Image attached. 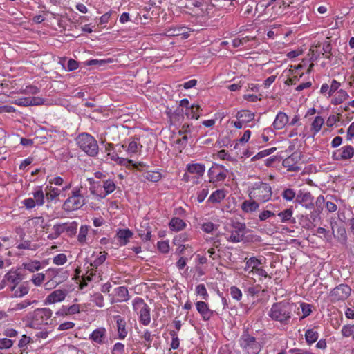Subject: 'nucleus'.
Returning a JSON list of instances; mask_svg holds the SVG:
<instances>
[{"instance_id":"obj_1","label":"nucleus","mask_w":354,"mask_h":354,"mask_svg":"<svg viewBox=\"0 0 354 354\" xmlns=\"http://www.w3.org/2000/svg\"><path fill=\"white\" fill-rule=\"evenodd\" d=\"M293 304L286 300L273 304L268 313L271 320L286 326L290 324L292 316Z\"/></svg>"},{"instance_id":"obj_2","label":"nucleus","mask_w":354,"mask_h":354,"mask_svg":"<svg viewBox=\"0 0 354 354\" xmlns=\"http://www.w3.org/2000/svg\"><path fill=\"white\" fill-rule=\"evenodd\" d=\"M248 196L250 198H255L259 203H266L271 199L272 189L270 184L262 181H258L249 186Z\"/></svg>"},{"instance_id":"obj_3","label":"nucleus","mask_w":354,"mask_h":354,"mask_svg":"<svg viewBox=\"0 0 354 354\" xmlns=\"http://www.w3.org/2000/svg\"><path fill=\"white\" fill-rule=\"evenodd\" d=\"M78 147L88 156L95 157L99 152V147L95 138L88 133L79 134L76 139Z\"/></svg>"},{"instance_id":"obj_4","label":"nucleus","mask_w":354,"mask_h":354,"mask_svg":"<svg viewBox=\"0 0 354 354\" xmlns=\"http://www.w3.org/2000/svg\"><path fill=\"white\" fill-rule=\"evenodd\" d=\"M133 308L138 315L140 324L148 326L151 322V309L144 299L141 297H136L133 301Z\"/></svg>"},{"instance_id":"obj_5","label":"nucleus","mask_w":354,"mask_h":354,"mask_svg":"<svg viewBox=\"0 0 354 354\" xmlns=\"http://www.w3.org/2000/svg\"><path fill=\"white\" fill-rule=\"evenodd\" d=\"M85 203L86 199L81 193V189L75 187L71 192V196L64 201L63 208L66 211L77 210Z\"/></svg>"},{"instance_id":"obj_6","label":"nucleus","mask_w":354,"mask_h":354,"mask_svg":"<svg viewBox=\"0 0 354 354\" xmlns=\"http://www.w3.org/2000/svg\"><path fill=\"white\" fill-rule=\"evenodd\" d=\"M241 348L246 354H258L261 351V346L256 338L250 335L248 331H244L239 339Z\"/></svg>"},{"instance_id":"obj_7","label":"nucleus","mask_w":354,"mask_h":354,"mask_svg":"<svg viewBox=\"0 0 354 354\" xmlns=\"http://www.w3.org/2000/svg\"><path fill=\"white\" fill-rule=\"evenodd\" d=\"M22 280L20 273L17 270H10L4 276L0 283V289L6 287L13 292L17 285Z\"/></svg>"},{"instance_id":"obj_8","label":"nucleus","mask_w":354,"mask_h":354,"mask_svg":"<svg viewBox=\"0 0 354 354\" xmlns=\"http://www.w3.org/2000/svg\"><path fill=\"white\" fill-rule=\"evenodd\" d=\"M53 312L47 308H37L34 310L30 326L32 328H39L42 324H47L48 320L51 317Z\"/></svg>"},{"instance_id":"obj_9","label":"nucleus","mask_w":354,"mask_h":354,"mask_svg":"<svg viewBox=\"0 0 354 354\" xmlns=\"http://www.w3.org/2000/svg\"><path fill=\"white\" fill-rule=\"evenodd\" d=\"M227 174L228 169L224 166L214 163L208 170L209 182L212 183L223 182L227 178Z\"/></svg>"},{"instance_id":"obj_10","label":"nucleus","mask_w":354,"mask_h":354,"mask_svg":"<svg viewBox=\"0 0 354 354\" xmlns=\"http://www.w3.org/2000/svg\"><path fill=\"white\" fill-rule=\"evenodd\" d=\"M231 227L230 234L227 237V240L232 243L241 242L244 237L245 224L237 221H232Z\"/></svg>"},{"instance_id":"obj_11","label":"nucleus","mask_w":354,"mask_h":354,"mask_svg":"<svg viewBox=\"0 0 354 354\" xmlns=\"http://www.w3.org/2000/svg\"><path fill=\"white\" fill-rule=\"evenodd\" d=\"M354 156V147L350 145H344L332 153V158L336 161H344Z\"/></svg>"},{"instance_id":"obj_12","label":"nucleus","mask_w":354,"mask_h":354,"mask_svg":"<svg viewBox=\"0 0 354 354\" xmlns=\"http://www.w3.org/2000/svg\"><path fill=\"white\" fill-rule=\"evenodd\" d=\"M351 289L350 287L345 284H341L335 287L330 293V298L331 301L337 302L346 299L350 294Z\"/></svg>"},{"instance_id":"obj_13","label":"nucleus","mask_w":354,"mask_h":354,"mask_svg":"<svg viewBox=\"0 0 354 354\" xmlns=\"http://www.w3.org/2000/svg\"><path fill=\"white\" fill-rule=\"evenodd\" d=\"M12 103L20 106H39L44 103V100L39 97H28L16 99Z\"/></svg>"},{"instance_id":"obj_14","label":"nucleus","mask_w":354,"mask_h":354,"mask_svg":"<svg viewBox=\"0 0 354 354\" xmlns=\"http://www.w3.org/2000/svg\"><path fill=\"white\" fill-rule=\"evenodd\" d=\"M296 201L306 209H312L314 207V198L309 192L299 191L297 195Z\"/></svg>"},{"instance_id":"obj_15","label":"nucleus","mask_w":354,"mask_h":354,"mask_svg":"<svg viewBox=\"0 0 354 354\" xmlns=\"http://www.w3.org/2000/svg\"><path fill=\"white\" fill-rule=\"evenodd\" d=\"M189 28L185 26H173L165 30L164 35L168 37H176L182 35L183 38L187 39L189 36Z\"/></svg>"},{"instance_id":"obj_16","label":"nucleus","mask_w":354,"mask_h":354,"mask_svg":"<svg viewBox=\"0 0 354 354\" xmlns=\"http://www.w3.org/2000/svg\"><path fill=\"white\" fill-rule=\"evenodd\" d=\"M196 308L203 321H209L214 315V311L209 309L208 304L205 301H197Z\"/></svg>"},{"instance_id":"obj_17","label":"nucleus","mask_w":354,"mask_h":354,"mask_svg":"<svg viewBox=\"0 0 354 354\" xmlns=\"http://www.w3.org/2000/svg\"><path fill=\"white\" fill-rule=\"evenodd\" d=\"M288 122L289 118L287 114L283 111H279L277 114L272 126L274 130H281L286 126Z\"/></svg>"},{"instance_id":"obj_18","label":"nucleus","mask_w":354,"mask_h":354,"mask_svg":"<svg viewBox=\"0 0 354 354\" xmlns=\"http://www.w3.org/2000/svg\"><path fill=\"white\" fill-rule=\"evenodd\" d=\"M66 291L62 290H56L49 294L45 301L46 304H51L57 302H61L66 297Z\"/></svg>"},{"instance_id":"obj_19","label":"nucleus","mask_w":354,"mask_h":354,"mask_svg":"<svg viewBox=\"0 0 354 354\" xmlns=\"http://www.w3.org/2000/svg\"><path fill=\"white\" fill-rule=\"evenodd\" d=\"M106 337V330L104 328L102 327L94 330L90 334L89 339L98 344H103L105 343Z\"/></svg>"},{"instance_id":"obj_20","label":"nucleus","mask_w":354,"mask_h":354,"mask_svg":"<svg viewBox=\"0 0 354 354\" xmlns=\"http://www.w3.org/2000/svg\"><path fill=\"white\" fill-rule=\"evenodd\" d=\"M114 297L112 303L126 301L129 299V291L125 286H119L114 289Z\"/></svg>"},{"instance_id":"obj_21","label":"nucleus","mask_w":354,"mask_h":354,"mask_svg":"<svg viewBox=\"0 0 354 354\" xmlns=\"http://www.w3.org/2000/svg\"><path fill=\"white\" fill-rule=\"evenodd\" d=\"M114 319L117 324L118 338L120 339H124L128 334V331L126 328V321L120 315L115 316Z\"/></svg>"},{"instance_id":"obj_22","label":"nucleus","mask_w":354,"mask_h":354,"mask_svg":"<svg viewBox=\"0 0 354 354\" xmlns=\"http://www.w3.org/2000/svg\"><path fill=\"white\" fill-rule=\"evenodd\" d=\"M241 209L245 213H252L257 211L259 207V202L255 198L244 201L241 204Z\"/></svg>"},{"instance_id":"obj_23","label":"nucleus","mask_w":354,"mask_h":354,"mask_svg":"<svg viewBox=\"0 0 354 354\" xmlns=\"http://www.w3.org/2000/svg\"><path fill=\"white\" fill-rule=\"evenodd\" d=\"M186 169L189 173L196 174L198 178H200L205 173V166L201 163H192L187 165Z\"/></svg>"},{"instance_id":"obj_24","label":"nucleus","mask_w":354,"mask_h":354,"mask_svg":"<svg viewBox=\"0 0 354 354\" xmlns=\"http://www.w3.org/2000/svg\"><path fill=\"white\" fill-rule=\"evenodd\" d=\"M120 245H125L129 239L133 236V232L129 229H120L116 234Z\"/></svg>"},{"instance_id":"obj_25","label":"nucleus","mask_w":354,"mask_h":354,"mask_svg":"<svg viewBox=\"0 0 354 354\" xmlns=\"http://www.w3.org/2000/svg\"><path fill=\"white\" fill-rule=\"evenodd\" d=\"M324 124V119L320 115L315 117L310 124V131L312 133V136L314 137L317 135L322 129V126Z\"/></svg>"},{"instance_id":"obj_26","label":"nucleus","mask_w":354,"mask_h":354,"mask_svg":"<svg viewBox=\"0 0 354 354\" xmlns=\"http://www.w3.org/2000/svg\"><path fill=\"white\" fill-rule=\"evenodd\" d=\"M116 188V185L114 182L111 179H107L103 181V189L104 193L98 194V196L101 198H104L107 195L113 193Z\"/></svg>"},{"instance_id":"obj_27","label":"nucleus","mask_w":354,"mask_h":354,"mask_svg":"<svg viewBox=\"0 0 354 354\" xmlns=\"http://www.w3.org/2000/svg\"><path fill=\"white\" fill-rule=\"evenodd\" d=\"M295 156L294 154L288 156L283 160L282 165L287 168L288 171H297L299 170V167L297 165L295 162Z\"/></svg>"},{"instance_id":"obj_28","label":"nucleus","mask_w":354,"mask_h":354,"mask_svg":"<svg viewBox=\"0 0 354 354\" xmlns=\"http://www.w3.org/2000/svg\"><path fill=\"white\" fill-rule=\"evenodd\" d=\"M348 97L349 95L345 90L339 89L332 99L331 103L334 105H339L348 100Z\"/></svg>"},{"instance_id":"obj_29","label":"nucleus","mask_w":354,"mask_h":354,"mask_svg":"<svg viewBox=\"0 0 354 354\" xmlns=\"http://www.w3.org/2000/svg\"><path fill=\"white\" fill-rule=\"evenodd\" d=\"M186 225V223L183 220L177 217L173 218L169 223V228L176 232L185 229Z\"/></svg>"},{"instance_id":"obj_30","label":"nucleus","mask_w":354,"mask_h":354,"mask_svg":"<svg viewBox=\"0 0 354 354\" xmlns=\"http://www.w3.org/2000/svg\"><path fill=\"white\" fill-rule=\"evenodd\" d=\"M254 113L248 110H241L237 112L236 117L244 123H248L254 119Z\"/></svg>"},{"instance_id":"obj_31","label":"nucleus","mask_w":354,"mask_h":354,"mask_svg":"<svg viewBox=\"0 0 354 354\" xmlns=\"http://www.w3.org/2000/svg\"><path fill=\"white\" fill-rule=\"evenodd\" d=\"M332 232H333V234L335 238H336L340 243H342L343 245H345L346 243L347 234H346V229L343 226H339L337 227L336 235L335 234L333 226H332Z\"/></svg>"},{"instance_id":"obj_32","label":"nucleus","mask_w":354,"mask_h":354,"mask_svg":"<svg viewBox=\"0 0 354 354\" xmlns=\"http://www.w3.org/2000/svg\"><path fill=\"white\" fill-rule=\"evenodd\" d=\"M226 196L224 189H217L207 199V202L212 203H220Z\"/></svg>"},{"instance_id":"obj_33","label":"nucleus","mask_w":354,"mask_h":354,"mask_svg":"<svg viewBox=\"0 0 354 354\" xmlns=\"http://www.w3.org/2000/svg\"><path fill=\"white\" fill-rule=\"evenodd\" d=\"M319 337L318 331L315 328L308 329L305 333V339L308 344L315 343Z\"/></svg>"},{"instance_id":"obj_34","label":"nucleus","mask_w":354,"mask_h":354,"mask_svg":"<svg viewBox=\"0 0 354 354\" xmlns=\"http://www.w3.org/2000/svg\"><path fill=\"white\" fill-rule=\"evenodd\" d=\"M260 264H261V262L257 258L254 257H250L246 261L245 270H251L250 272H253L258 268Z\"/></svg>"},{"instance_id":"obj_35","label":"nucleus","mask_w":354,"mask_h":354,"mask_svg":"<svg viewBox=\"0 0 354 354\" xmlns=\"http://www.w3.org/2000/svg\"><path fill=\"white\" fill-rule=\"evenodd\" d=\"M107 253L105 252H100L99 255L96 256L93 260L90 263V266L93 269H97L98 266H101L106 259Z\"/></svg>"},{"instance_id":"obj_36","label":"nucleus","mask_w":354,"mask_h":354,"mask_svg":"<svg viewBox=\"0 0 354 354\" xmlns=\"http://www.w3.org/2000/svg\"><path fill=\"white\" fill-rule=\"evenodd\" d=\"M201 111V109L198 105H192L187 110L185 114L188 118L197 120L200 117Z\"/></svg>"},{"instance_id":"obj_37","label":"nucleus","mask_w":354,"mask_h":354,"mask_svg":"<svg viewBox=\"0 0 354 354\" xmlns=\"http://www.w3.org/2000/svg\"><path fill=\"white\" fill-rule=\"evenodd\" d=\"M88 232V225H81L79 230V234L77 235V241L80 245H83L87 243L86 242V236Z\"/></svg>"},{"instance_id":"obj_38","label":"nucleus","mask_w":354,"mask_h":354,"mask_svg":"<svg viewBox=\"0 0 354 354\" xmlns=\"http://www.w3.org/2000/svg\"><path fill=\"white\" fill-rule=\"evenodd\" d=\"M24 268L30 271V272H35L41 268V263L39 261H32L28 263H23Z\"/></svg>"},{"instance_id":"obj_39","label":"nucleus","mask_w":354,"mask_h":354,"mask_svg":"<svg viewBox=\"0 0 354 354\" xmlns=\"http://www.w3.org/2000/svg\"><path fill=\"white\" fill-rule=\"evenodd\" d=\"M32 195V198H34L37 206H41L44 205L46 195H44L41 188H39L36 191L33 192Z\"/></svg>"},{"instance_id":"obj_40","label":"nucleus","mask_w":354,"mask_h":354,"mask_svg":"<svg viewBox=\"0 0 354 354\" xmlns=\"http://www.w3.org/2000/svg\"><path fill=\"white\" fill-rule=\"evenodd\" d=\"M120 148L126 149L127 153L132 156L138 152V144L136 141L132 140L129 143L128 147H127L124 145H120Z\"/></svg>"},{"instance_id":"obj_41","label":"nucleus","mask_w":354,"mask_h":354,"mask_svg":"<svg viewBox=\"0 0 354 354\" xmlns=\"http://www.w3.org/2000/svg\"><path fill=\"white\" fill-rule=\"evenodd\" d=\"M46 189H48V192H46V197L49 201H52L61 194V190L58 188L47 186Z\"/></svg>"},{"instance_id":"obj_42","label":"nucleus","mask_w":354,"mask_h":354,"mask_svg":"<svg viewBox=\"0 0 354 354\" xmlns=\"http://www.w3.org/2000/svg\"><path fill=\"white\" fill-rule=\"evenodd\" d=\"M282 198L286 201H292L297 197L296 192L291 188H286L281 193Z\"/></svg>"},{"instance_id":"obj_43","label":"nucleus","mask_w":354,"mask_h":354,"mask_svg":"<svg viewBox=\"0 0 354 354\" xmlns=\"http://www.w3.org/2000/svg\"><path fill=\"white\" fill-rule=\"evenodd\" d=\"M64 226L65 232H67L68 236H71L76 234L77 229V223L76 221L64 223Z\"/></svg>"},{"instance_id":"obj_44","label":"nucleus","mask_w":354,"mask_h":354,"mask_svg":"<svg viewBox=\"0 0 354 354\" xmlns=\"http://www.w3.org/2000/svg\"><path fill=\"white\" fill-rule=\"evenodd\" d=\"M145 178L149 181L156 183L161 179L162 175L159 171H150L146 173Z\"/></svg>"},{"instance_id":"obj_45","label":"nucleus","mask_w":354,"mask_h":354,"mask_svg":"<svg viewBox=\"0 0 354 354\" xmlns=\"http://www.w3.org/2000/svg\"><path fill=\"white\" fill-rule=\"evenodd\" d=\"M293 211L292 208L286 209L278 214L282 223H286L291 220L292 218Z\"/></svg>"},{"instance_id":"obj_46","label":"nucleus","mask_w":354,"mask_h":354,"mask_svg":"<svg viewBox=\"0 0 354 354\" xmlns=\"http://www.w3.org/2000/svg\"><path fill=\"white\" fill-rule=\"evenodd\" d=\"M209 194V187L207 185L202 186L197 192V201L202 203Z\"/></svg>"},{"instance_id":"obj_47","label":"nucleus","mask_w":354,"mask_h":354,"mask_svg":"<svg viewBox=\"0 0 354 354\" xmlns=\"http://www.w3.org/2000/svg\"><path fill=\"white\" fill-rule=\"evenodd\" d=\"M331 50L332 46L329 41H325L322 44V54L324 56L325 58L328 59H330L331 58Z\"/></svg>"},{"instance_id":"obj_48","label":"nucleus","mask_w":354,"mask_h":354,"mask_svg":"<svg viewBox=\"0 0 354 354\" xmlns=\"http://www.w3.org/2000/svg\"><path fill=\"white\" fill-rule=\"evenodd\" d=\"M29 289L27 286L21 285L16 287L13 291V296L15 297H21L28 293Z\"/></svg>"},{"instance_id":"obj_49","label":"nucleus","mask_w":354,"mask_h":354,"mask_svg":"<svg viewBox=\"0 0 354 354\" xmlns=\"http://www.w3.org/2000/svg\"><path fill=\"white\" fill-rule=\"evenodd\" d=\"M91 301L98 307L102 308L104 306V297L99 292L95 293Z\"/></svg>"},{"instance_id":"obj_50","label":"nucleus","mask_w":354,"mask_h":354,"mask_svg":"<svg viewBox=\"0 0 354 354\" xmlns=\"http://www.w3.org/2000/svg\"><path fill=\"white\" fill-rule=\"evenodd\" d=\"M67 261L66 255L64 253H60L55 255L53 259V263L57 266H63Z\"/></svg>"},{"instance_id":"obj_51","label":"nucleus","mask_w":354,"mask_h":354,"mask_svg":"<svg viewBox=\"0 0 354 354\" xmlns=\"http://www.w3.org/2000/svg\"><path fill=\"white\" fill-rule=\"evenodd\" d=\"M230 293L231 297L236 301H240L242 299V292L236 286H232L230 288Z\"/></svg>"},{"instance_id":"obj_52","label":"nucleus","mask_w":354,"mask_h":354,"mask_svg":"<svg viewBox=\"0 0 354 354\" xmlns=\"http://www.w3.org/2000/svg\"><path fill=\"white\" fill-rule=\"evenodd\" d=\"M189 236L187 233H181L178 236H176L173 239V243L174 245H180V243H183L189 240Z\"/></svg>"},{"instance_id":"obj_53","label":"nucleus","mask_w":354,"mask_h":354,"mask_svg":"<svg viewBox=\"0 0 354 354\" xmlns=\"http://www.w3.org/2000/svg\"><path fill=\"white\" fill-rule=\"evenodd\" d=\"M196 292L197 295L201 296L203 299H207L209 297L207 289L203 283L196 286Z\"/></svg>"},{"instance_id":"obj_54","label":"nucleus","mask_w":354,"mask_h":354,"mask_svg":"<svg viewBox=\"0 0 354 354\" xmlns=\"http://www.w3.org/2000/svg\"><path fill=\"white\" fill-rule=\"evenodd\" d=\"M354 325H344L342 326L341 333L344 337H348L353 334Z\"/></svg>"},{"instance_id":"obj_55","label":"nucleus","mask_w":354,"mask_h":354,"mask_svg":"<svg viewBox=\"0 0 354 354\" xmlns=\"http://www.w3.org/2000/svg\"><path fill=\"white\" fill-rule=\"evenodd\" d=\"M142 338L145 340V346H146L147 348H150L153 339V335L151 332L147 329L145 330Z\"/></svg>"},{"instance_id":"obj_56","label":"nucleus","mask_w":354,"mask_h":354,"mask_svg":"<svg viewBox=\"0 0 354 354\" xmlns=\"http://www.w3.org/2000/svg\"><path fill=\"white\" fill-rule=\"evenodd\" d=\"M201 229L206 233H212L217 229V226L212 222H205L201 225Z\"/></svg>"},{"instance_id":"obj_57","label":"nucleus","mask_w":354,"mask_h":354,"mask_svg":"<svg viewBox=\"0 0 354 354\" xmlns=\"http://www.w3.org/2000/svg\"><path fill=\"white\" fill-rule=\"evenodd\" d=\"M45 279V274L43 273H37L33 274L31 279L32 282L36 286H39Z\"/></svg>"},{"instance_id":"obj_58","label":"nucleus","mask_w":354,"mask_h":354,"mask_svg":"<svg viewBox=\"0 0 354 354\" xmlns=\"http://www.w3.org/2000/svg\"><path fill=\"white\" fill-rule=\"evenodd\" d=\"M111 354H124V345L122 343H115L112 348Z\"/></svg>"},{"instance_id":"obj_59","label":"nucleus","mask_w":354,"mask_h":354,"mask_svg":"<svg viewBox=\"0 0 354 354\" xmlns=\"http://www.w3.org/2000/svg\"><path fill=\"white\" fill-rule=\"evenodd\" d=\"M158 249L160 252L162 253H167L169 251V245L168 241H158L157 243Z\"/></svg>"},{"instance_id":"obj_60","label":"nucleus","mask_w":354,"mask_h":354,"mask_svg":"<svg viewBox=\"0 0 354 354\" xmlns=\"http://www.w3.org/2000/svg\"><path fill=\"white\" fill-rule=\"evenodd\" d=\"M12 345H13L12 340L10 339H7V338L0 339V349L1 350L10 348L12 346Z\"/></svg>"},{"instance_id":"obj_61","label":"nucleus","mask_w":354,"mask_h":354,"mask_svg":"<svg viewBox=\"0 0 354 354\" xmlns=\"http://www.w3.org/2000/svg\"><path fill=\"white\" fill-rule=\"evenodd\" d=\"M110 62L105 59H90L85 62L86 66L98 65L100 66H104L106 63Z\"/></svg>"},{"instance_id":"obj_62","label":"nucleus","mask_w":354,"mask_h":354,"mask_svg":"<svg viewBox=\"0 0 354 354\" xmlns=\"http://www.w3.org/2000/svg\"><path fill=\"white\" fill-rule=\"evenodd\" d=\"M64 227V223L54 225L53 229L55 232V236H59L64 233L65 232Z\"/></svg>"},{"instance_id":"obj_63","label":"nucleus","mask_w":354,"mask_h":354,"mask_svg":"<svg viewBox=\"0 0 354 354\" xmlns=\"http://www.w3.org/2000/svg\"><path fill=\"white\" fill-rule=\"evenodd\" d=\"M301 308L303 313L302 318L308 317L312 312L311 306L309 304L302 303L301 304Z\"/></svg>"},{"instance_id":"obj_64","label":"nucleus","mask_w":354,"mask_h":354,"mask_svg":"<svg viewBox=\"0 0 354 354\" xmlns=\"http://www.w3.org/2000/svg\"><path fill=\"white\" fill-rule=\"evenodd\" d=\"M21 203L26 207L27 209H31L37 205L34 198H26L22 201Z\"/></svg>"}]
</instances>
